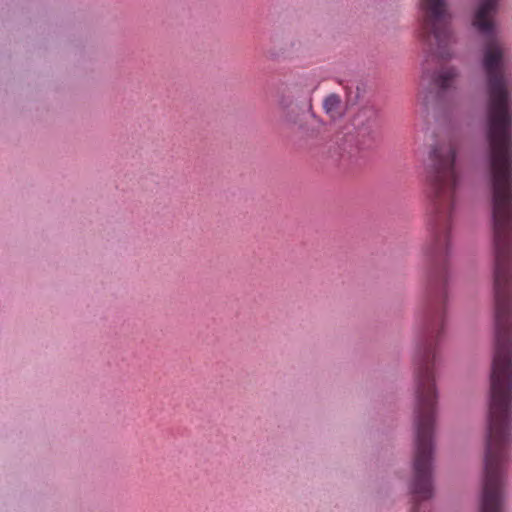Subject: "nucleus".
Instances as JSON below:
<instances>
[{"instance_id":"39448f33","label":"nucleus","mask_w":512,"mask_h":512,"mask_svg":"<svg viewBox=\"0 0 512 512\" xmlns=\"http://www.w3.org/2000/svg\"><path fill=\"white\" fill-rule=\"evenodd\" d=\"M346 93V106L356 105L365 94V85L360 82L351 83L344 87Z\"/></svg>"},{"instance_id":"7ed1b4c3","label":"nucleus","mask_w":512,"mask_h":512,"mask_svg":"<svg viewBox=\"0 0 512 512\" xmlns=\"http://www.w3.org/2000/svg\"><path fill=\"white\" fill-rule=\"evenodd\" d=\"M457 76L458 71L455 67H448L433 72L424 68L422 81L428 80L427 92L424 97L426 104L430 101L443 102Z\"/></svg>"},{"instance_id":"f257e3e1","label":"nucleus","mask_w":512,"mask_h":512,"mask_svg":"<svg viewBox=\"0 0 512 512\" xmlns=\"http://www.w3.org/2000/svg\"><path fill=\"white\" fill-rule=\"evenodd\" d=\"M428 238L423 247V290L415 314L414 368H436L445 336L452 279V227L461 183L458 148L435 134L423 161Z\"/></svg>"},{"instance_id":"f03ea898","label":"nucleus","mask_w":512,"mask_h":512,"mask_svg":"<svg viewBox=\"0 0 512 512\" xmlns=\"http://www.w3.org/2000/svg\"><path fill=\"white\" fill-rule=\"evenodd\" d=\"M319 82L310 73L293 70L277 72L267 82V91L275 99L282 123L292 133L298 149L315 150L341 169L354 173L365 167L369 151L380 136V115L373 104L353 112L346 123L326 141L321 130L324 122L313 110V94Z\"/></svg>"},{"instance_id":"20e7f679","label":"nucleus","mask_w":512,"mask_h":512,"mask_svg":"<svg viewBox=\"0 0 512 512\" xmlns=\"http://www.w3.org/2000/svg\"><path fill=\"white\" fill-rule=\"evenodd\" d=\"M322 107L331 119L335 120L343 115L342 99L336 93L328 94L323 100Z\"/></svg>"}]
</instances>
